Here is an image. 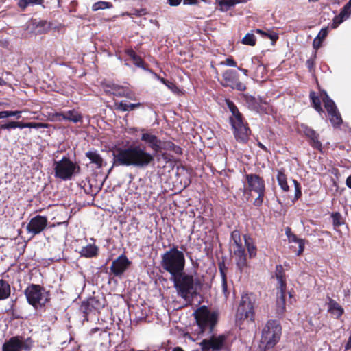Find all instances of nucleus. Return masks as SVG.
<instances>
[{
	"label": "nucleus",
	"instance_id": "1",
	"mask_svg": "<svg viewBox=\"0 0 351 351\" xmlns=\"http://www.w3.org/2000/svg\"><path fill=\"white\" fill-rule=\"evenodd\" d=\"M185 265L184 254L177 246H173L161 255V267L170 274L178 295L186 300L197 295L202 283L199 278L184 272Z\"/></svg>",
	"mask_w": 351,
	"mask_h": 351
},
{
	"label": "nucleus",
	"instance_id": "2",
	"mask_svg": "<svg viewBox=\"0 0 351 351\" xmlns=\"http://www.w3.org/2000/svg\"><path fill=\"white\" fill-rule=\"evenodd\" d=\"M112 167H132L143 169L154 164L155 156L147 151L142 144H132L126 147L115 146L111 150Z\"/></svg>",
	"mask_w": 351,
	"mask_h": 351
},
{
	"label": "nucleus",
	"instance_id": "3",
	"mask_svg": "<svg viewBox=\"0 0 351 351\" xmlns=\"http://www.w3.org/2000/svg\"><path fill=\"white\" fill-rule=\"evenodd\" d=\"M197 326V334L204 335L212 334L217 324L219 314L217 311H211L206 306H201L193 313Z\"/></svg>",
	"mask_w": 351,
	"mask_h": 351
},
{
	"label": "nucleus",
	"instance_id": "4",
	"mask_svg": "<svg viewBox=\"0 0 351 351\" xmlns=\"http://www.w3.org/2000/svg\"><path fill=\"white\" fill-rule=\"evenodd\" d=\"M140 131L142 132L141 141L144 142L154 153H160L161 151H171L179 156L182 154V148L171 141H162L156 134L149 132L145 128L140 129Z\"/></svg>",
	"mask_w": 351,
	"mask_h": 351
},
{
	"label": "nucleus",
	"instance_id": "5",
	"mask_svg": "<svg viewBox=\"0 0 351 351\" xmlns=\"http://www.w3.org/2000/svg\"><path fill=\"white\" fill-rule=\"evenodd\" d=\"M24 294L29 304L35 309L45 307L50 301V293L40 285L30 284L24 290Z\"/></svg>",
	"mask_w": 351,
	"mask_h": 351
},
{
	"label": "nucleus",
	"instance_id": "6",
	"mask_svg": "<svg viewBox=\"0 0 351 351\" xmlns=\"http://www.w3.org/2000/svg\"><path fill=\"white\" fill-rule=\"evenodd\" d=\"M247 187L245 189L250 193L254 192L258 195L253 204L256 207H260L263 203L265 196V183L263 177L256 173H246L245 175Z\"/></svg>",
	"mask_w": 351,
	"mask_h": 351
},
{
	"label": "nucleus",
	"instance_id": "7",
	"mask_svg": "<svg viewBox=\"0 0 351 351\" xmlns=\"http://www.w3.org/2000/svg\"><path fill=\"white\" fill-rule=\"evenodd\" d=\"M281 331V326L277 321L269 320L262 331L261 343L268 349L273 348L279 341Z\"/></svg>",
	"mask_w": 351,
	"mask_h": 351
},
{
	"label": "nucleus",
	"instance_id": "8",
	"mask_svg": "<svg viewBox=\"0 0 351 351\" xmlns=\"http://www.w3.org/2000/svg\"><path fill=\"white\" fill-rule=\"evenodd\" d=\"M76 169H79V166L65 156L60 161L54 162L55 177L62 180H71Z\"/></svg>",
	"mask_w": 351,
	"mask_h": 351
},
{
	"label": "nucleus",
	"instance_id": "9",
	"mask_svg": "<svg viewBox=\"0 0 351 351\" xmlns=\"http://www.w3.org/2000/svg\"><path fill=\"white\" fill-rule=\"evenodd\" d=\"M206 335H209V337L199 343L202 351H221L227 348V335H217L213 332Z\"/></svg>",
	"mask_w": 351,
	"mask_h": 351
},
{
	"label": "nucleus",
	"instance_id": "10",
	"mask_svg": "<svg viewBox=\"0 0 351 351\" xmlns=\"http://www.w3.org/2000/svg\"><path fill=\"white\" fill-rule=\"evenodd\" d=\"M254 302L255 298L252 294L247 293L241 296L237 314L239 319H250L254 321Z\"/></svg>",
	"mask_w": 351,
	"mask_h": 351
},
{
	"label": "nucleus",
	"instance_id": "11",
	"mask_svg": "<svg viewBox=\"0 0 351 351\" xmlns=\"http://www.w3.org/2000/svg\"><path fill=\"white\" fill-rule=\"evenodd\" d=\"M33 346L31 338L24 339L22 336L16 335L5 340L2 345V351H29Z\"/></svg>",
	"mask_w": 351,
	"mask_h": 351
},
{
	"label": "nucleus",
	"instance_id": "12",
	"mask_svg": "<svg viewBox=\"0 0 351 351\" xmlns=\"http://www.w3.org/2000/svg\"><path fill=\"white\" fill-rule=\"evenodd\" d=\"M321 96L332 125L335 128L339 127L343 123V119L335 103L324 90L321 93Z\"/></svg>",
	"mask_w": 351,
	"mask_h": 351
},
{
	"label": "nucleus",
	"instance_id": "13",
	"mask_svg": "<svg viewBox=\"0 0 351 351\" xmlns=\"http://www.w3.org/2000/svg\"><path fill=\"white\" fill-rule=\"evenodd\" d=\"M221 84L223 87H230L239 91H244L246 89L245 84L239 80V74L232 69H228L223 73Z\"/></svg>",
	"mask_w": 351,
	"mask_h": 351
},
{
	"label": "nucleus",
	"instance_id": "14",
	"mask_svg": "<svg viewBox=\"0 0 351 351\" xmlns=\"http://www.w3.org/2000/svg\"><path fill=\"white\" fill-rule=\"evenodd\" d=\"M48 224V219L46 216L36 215L31 218L27 225L26 230L28 233L36 236L45 230Z\"/></svg>",
	"mask_w": 351,
	"mask_h": 351
},
{
	"label": "nucleus",
	"instance_id": "15",
	"mask_svg": "<svg viewBox=\"0 0 351 351\" xmlns=\"http://www.w3.org/2000/svg\"><path fill=\"white\" fill-rule=\"evenodd\" d=\"M131 264L132 262L128 257L124 254H122L112 261L110 269L114 276L121 278Z\"/></svg>",
	"mask_w": 351,
	"mask_h": 351
},
{
	"label": "nucleus",
	"instance_id": "16",
	"mask_svg": "<svg viewBox=\"0 0 351 351\" xmlns=\"http://www.w3.org/2000/svg\"><path fill=\"white\" fill-rule=\"evenodd\" d=\"M106 92L119 97H126L131 100H136L135 94L126 86L114 83H108L105 85Z\"/></svg>",
	"mask_w": 351,
	"mask_h": 351
},
{
	"label": "nucleus",
	"instance_id": "17",
	"mask_svg": "<svg viewBox=\"0 0 351 351\" xmlns=\"http://www.w3.org/2000/svg\"><path fill=\"white\" fill-rule=\"evenodd\" d=\"M233 129V134L235 139L240 143H246L250 135L251 134V130L248 124L245 121L241 123H234L231 124Z\"/></svg>",
	"mask_w": 351,
	"mask_h": 351
},
{
	"label": "nucleus",
	"instance_id": "18",
	"mask_svg": "<svg viewBox=\"0 0 351 351\" xmlns=\"http://www.w3.org/2000/svg\"><path fill=\"white\" fill-rule=\"evenodd\" d=\"M16 128L23 129L25 128H47V124L40 122H22V121H9L4 124L0 125V130H11L15 129Z\"/></svg>",
	"mask_w": 351,
	"mask_h": 351
},
{
	"label": "nucleus",
	"instance_id": "19",
	"mask_svg": "<svg viewBox=\"0 0 351 351\" xmlns=\"http://www.w3.org/2000/svg\"><path fill=\"white\" fill-rule=\"evenodd\" d=\"M250 69L253 71V77L256 80H261L266 77L267 68L261 61V57L254 56L251 59Z\"/></svg>",
	"mask_w": 351,
	"mask_h": 351
},
{
	"label": "nucleus",
	"instance_id": "20",
	"mask_svg": "<svg viewBox=\"0 0 351 351\" xmlns=\"http://www.w3.org/2000/svg\"><path fill=\"white\" fill-rule=\"evenodd\" d=\"M234 254L237 258V267L240 272L247 266V258L244 247L243 245H239L238 247L234 249Z\"/></svg>",
	"mask_w": 351,
	"mask_h": 351
},
{
	"label": "nucleus",
	"instance_id": "21",
	"mask_svg": "<svg viewBox=\"0 0 351 351\" xmlns=\"http://www.w3.org/2000/svg\"><path fill=\"white\" fill-rule=\"evenodd\" d=\"M99 252V248L95 244H88L81 248L79 254L81 257L92 258L97 257Z\"/></svg>",
	"mask_w": 351,
	"mask_h": 351
},
{
	"label": "nucleus",
	"instance_id": "22",
	"mask_svg": "<svg viewBox=\"0 0 351 351\" xmlns=\"http://www.w3.org/2000/svg\"><path fill=\"white\" fill-rule=\"evenodd\" d=\"M125 53L132 60L133 64L135 66L144 70L147 69L148 65L145 62L141 56L136 54L133 49H125Z\"/></svg>",
	"mask_w": 351,
	"mask_h": 351
},
{
	"label": "nucleus",
	"instance_id": "23",
	"mask_svg": "<svg viewBox=\"0 0 351 351\" xmlns=\"http://www.w3.org/2000/svg\"><path fill=\"white\" fill-rule=\"evenodd\" d=\"M286 291H280V293L276 300V314L278 317H281L286 311Z\"/></svg>",
	"mask_w": 351,
	"mask_h": 351
},
{
	"label": "nucleus",
	"instance_id": "24",
	"mask_svg": "<svg viewBox=\"0 0 351 351\" xmlns=\"http://www.w3.org/2000/svg\"><path fill=\"white\" fill-rule=\"evenodd\" d=\"M328 311L334 315L337 319H339L343 314V308L335 300L328 298Z\"/></svg>",
	"mask_w": 351,
	"mask_h": 351
},
{
	"label": "nucleus",
	"instance_id": "25",
	"mask_svg": "<svg viewBox=\"0 0 351 351\" xmlns=\"http://www.w3.org/2000/svg\"><path fill=\"white\" fill-rule=\"evenodd\" d=\"M275 274L280 285V291H286V275L284 268L281 265L276 266Z\"/></svg>",
	"mask_w": 351,
	"mask_h": 351
},
{
	"label": "nucleus",
	"instance_id": "26",
	"mask_svg": "<svg viewBox=\"0 0 351 351\" xmlns=\"http://www.w3.org/2000/svg\"><path fill=\"white\" fill-rule=\"evenodd\" d=\"M276 179L282 191L283 192H288L289 191V186L287 183V177L284 168L277 170Z\"/></svg>",
	"mask_w": 351,
	"mask_h": 351
},
{
	"label": "nucleus",
	"instance_id": "27",
	"mask_svg": "<svg viewBox=\"0 0 351 351\" xmlns=\"http://www.w3.org/2000/svg\"><path fill=\"white\" fill-rule=\"evenodd\" d=\"M142 106L143 104L139 102L136 104H128L125 101H121L120 102H117L114 104L115 109L121 112L132 111Z\"/></svg>",
	"mask_w": 351,
	"mask_h": 351
},
{
	"label": "nucleus",
	"instance_id": "28",
	"mask_svg": "<svg viewBox=\"0 0 351 351\" xmlns=\"http://www.w3.org/2000/svg\"><path fill=\"white\" fill-rule=\"evenodd\" d=\"M245 245L247 250L250 258H254L256 256L257 248L254 244L253 239L247 234L243 236Z\"/></svg>",
	"mask_w": 351,
	"mask_h": 351
},
{
	"label": "nucleus",
	"instance_id": "29",
	"mask_svg": "<svg viewBox=\"0 0 351 351\" xmlns=\"http://www.w3.org/2000/svg\"><path fill=\"white\" fill-rule=\"evenodd\" d=\"M86 156L90 160V162L96 165V167L99 169L103 166L104 160L96 151H88L86 153Z\"/></svg>",
	"mask_w": 351,
	"mask_h": 351
},
{
	"label": "nucleus",
	"instance_id": "30",
	"mask_svg": "<svg viewBox=\"0 0 351 351\" xmlns=\"http://www.w3.org/2000/svg\"><path fill=\"white\" fill-rule=\"evenodd\" d=\"M65 117L66 121H69L75 123L82 122L83 120L82 114L75 109L65 112Z\"/></svg>",
	"mask_w": 351,
	"mask_h": 351
},
{
	"label": "nucleus",
	"instance_id": "31",
	"mask_svg": "<svg viewBox=\"0 0 351 351\" xmlns=\"http://www.w3.org/2000/svg\"><path fill=\"white\" fill-rule=\"evenodd\" d=\"M10 284L5 280L0 279V300H3L10 296Z\"/></svg>",
	"mask_w": 351,
	"mask_h": 351
},
{
	"label": "nucleus",
	"instance_id": "32",
	"mask_svg": "<svg viewBox=\"0 0 351 351\" xmlns=\"http://www.w3.org/2000/svg\"><path fill=\"white\" fill-rule=\"evenodd\" d=\"M244 100L250 109L258 110L261 107V100L256 99L254 96L245 95Z\"/></svg>",
	"mask_w": 351,
	"mask_h": 351
},
{
	"label": "nucleus",
	"instance_id": "33",
	"mask_svg": "<svg viewBox=\"0 0 351 351\" xmlns=\"http://www.w3.org/2000/svg\"><path fill=\"white\" fill-rule=\"evenodd\" d=\"M309 98L311 101V105L314 109L319 113L324 112L323 108L321 105V99L318 95L314 91H311L309 94Z\"/></svg>",
	"mask_w": 351,
	"mask_h": 351
},
{
	"label": "nucleus",
	"instance_id": "34",
	"mask_svg": "<svg viewBox=\"0 0 351 351\" xmlns=\"http://www.w3.org/2000/svg\"><path fill=\"white\" fill-rule=\"evenodd\" d=\"M80 311L83 313L84 321L86 322L89 320V315L95 311L94 308H91L90 304L86 300L82 302Z\"/></svg>",
	"mask_w": 351,
	"mask_h": 351
},
{
	"label": "nucleus",
	"instance_id": "35",
	"mask_svg": "<svg viewBox=\"0 0 351 351\" xmlns=\"http://www.w3.org/2000/svg\"><path fill=\"white\" fill-rule=\"evenodd\" d=\"M254 32L260 34L263 38H269L271 40L272 45H274L279 38V35L274 32H265L260 29H256Z\"/></svg>",
	"mask_w": 351,
	"mask_h": 351
},
{
	"label": "nucleus",
	"instance_id": "36",
	"mask_svg": "<svg viewBox=\"0 0 351 351\" xmlns=\"http://www.w3.org/2000/svg\"><path fill=\"white\" fill-rule=\"evenodd\" d=\"M86 300L90 304L91 308L97 312H99L105 306L104 300L99 297H90Z\"/></svg>",
	"mask_w": 351,
	"mask_h": 351
},
{
	"label": "nucleus",
	"instance_id": "37",
	"mask_svg": "<svg viewBox=\"0 0 351 351\" xmlns=\"http://www.w3.org/2000/svg\"><path fill=\"white\" fill-rule=\"evenodd\" d=\"M34 25H35L37 32L39 34L45 33L51 28V23L45 20H39L38 21L35 20Z\"/></svg>",
	"mask_w": 351,
	"mask_h": 351
},
{
	"label": "nucleus",
	"instance_id": "38",
	"mask_svg": "<svg viewBox=\"0 0 351 351\" xmlns=\"http://www.w3.org/2000/svg\"><path fill=\"white\" fill-rule=\"evenodd\" d=\"M331 217L332 219V225L335 228H339L345 223V220L341 214L339 212L332 213Z\"/></svg>",
	"mask_w": 351,
	"mask_h": 351
},
{
	"label": "nucleus",
	"instance_id": "39",
	"mask_svg": "<svg viewBox=\"0 0 351 351\" xmlns=\"http://www.w3.org/2000/svg\"><path fill=\"white\" fill-rule=\"evenodd\" d=\"M241 43L245 45L255 46L256 43V38L254 34L247 33L242 38Z\"/></svg>",
	"mask_w": 351,
	"mask_h": 351
},
{
	"label": "nucleus",
	"instance_id": "40",
	"mask_svg": "<svg viewBox=\"0 0 351 351\" xmlns=\"http://www.w3.org/2000/svg\"><path fill=\"white\" fill-rule=\"evenodd\" d=\"M218 4L220 6V11L227 12L230 8L234 6L233 0H219Z\"/></svg>",
	"mask_w": 351,
	"mask_h": 351
},
{
	"label": "nucleus",
	"instance_id": "41",
	"mask_svg": "<svg viewBox=\"0 0 351 351\" xmlns=\"http://www.w3.org/2000/svg\"><path fill=\"white\" fill-rule=\"evenodd\" d=\"M112 4L110 2L107 1H98L95 3L92 6V10L93 11H97L99 10H104L106 8H111L112 7Z\"/></svg>",
	"mask_w": 351,
	"mask_h": 351
},
{
	"label": "nucleus",
	"instance_id": "42",
	"mask_svg": "<svg viewBox=\"0 0 351 351\" xmlns=\"http://www.w3.org/2000/svg\"><path fill=\"white\" fill-rule=\"evenodd\" d=\"M319 134L316 133L315 134V137H311L309 139V144L310 145L317 150H322V144L319 140Z\"/></svg>",
	"mask_w": 351,
	"mask_h": 351
},
{
	"label": "nucleus",
	"instance_id": "43",
	"mask_svg": "<svg viewBox=\"0 0 351 351\" xmlns=\"http://www.w3.org/2000/svg\"><path fill=\"white\" fill-rule=\"evenodd\" d=\"M300 130L308 138L315 137V134L317 133L313 128L304 123L300 125Z\"/></svg>",
	"mask_w": 351,
	"mask_h": 351
},
{
	"label": "nucleus",
	"instance_id": "44",
	"mask_svg": "<svg viewBox=\"0 0 351 351\" xmlns=\"http://www.w3.org/2000/svg\"><path fill=\"white\" fill-rule=\"evenodd\" d=\"M293 183L294 184V188H295V195H294V199L292 201H293V202H295V201H297L298 199H300L302 197V187H301L300 183L295 179L293 180Z\"/></svg>",
	"mask_w": 351,
	"mask_h": 351
},
{
	"label": "nucleus",
	"instance_id": "45",
	"mask_svg": "<svg viewBox=\"0 0 351 351\" xmlns=\"http://www.w3.org/2000/svg\"><path fill=\"white\" fill-rule=\"evenodd\" d=\"M231 239L233 240L235 245V247H238L239 245H242L241 234L239 230H234L231 233Z\"/></svg>",
	"mask_w": 351,
	"mask_h": 351
},
{
	"label": "nucleus",
	"instance_id": "46",
	"mask_svg": "<svg viewBox=\"0 0 351 351\" xmlns=\"http://www.w3.org/2000/svg\"><path fill=\"white\" fill-rule=\"evenodd\" d=\"M242 121H244V119L239 110H237L235 114H232V116L230 117V124H233L234 123H241Z\"/></svg>",
	"mask_w": 351,
	"mask_h": 351
},
{
	"label": "nucleus",
	"instance_id": "47",
	"mask_svg": "<svg viewBox=\"0 0 351 351\" xmlns=\"http://www.w3.org/2000/svg\"><path fill=\"white\" fill-rule=\"evenodd\" d=\"M346 20L341 15L338 14L334 17L332 19V23L331 24L332 29H336L343 21Z\"/></svg>",
	"mask_w": 351,
	"mask_h": 351
},
{
	"label": "nucleus",
	"instance_id": "48",
	"mask_svg": "<svg viewBox=\"0 0 351 351\" xmlns=\"http://www.w3.org/2000/svg\"><path fill=\"white\" fill-rule=\"evenodd\" d=\"M339 14L341 15L346 19H348L351 14V7L346 4L342 8Z\"/></svg>",
	"mask_w": 351,
	"mask_h": 351
},
{
	"label": "nucleus",
	"instance_id": "49",
	"mask_svg": "<svg viewBox=\"0 0 351 351\" xmlns=\"http://www.w3.org/2000/svg\"><path fill=\"white\" fill-rule=\"evenodd\" d=\"M316 56H317V52L315 51L314 53V55H313V58H310L309 59H308L306 60V65L307 66V68L308 69L309 71H312L314 68H315V58H316Z\"/></svg>",
	"mask_w": 351,
	"mask_h": 351
},
{
	"label": "nucleus",
	"instance_id": "50",
	"mask_svg": "<svg viewBox=\"0 0 351 351\" xmlns=\"http://www.w3.org/2000/svg\"><path fill=\"white\" fill-rule=\"evenodd\" d=\"M158 78L163 84L166 85L170 90H174V89L177 88L176 85L173 82H170L168 80H166L163 77H160L159 76L158 77Z\"/></svg>",
	"mask_w": 351,
	"mask_h": 351
},
{
	"label": "nucleus",
	"instance_id": "51",
	"mask_svg": "<svg viewBox=\"0 0 351 351\" xmlns=\"http://www.w3.org/2000/svg\"><path fill=\"white\" fill-rule=\"evenodd\" d=\"M218 268L221 278L226 277L227 267L223 260L218 263Z\"/></svg>",
	"mask_w": 351,
	"mask_h": 351
},
{
	"label": "nucleus",
	"instance_id": "52",
	"mask_svg": "<svg viewBox=\"0 0 351 351\" xmlns=\"http://www.w3.org/2000/svg\"><path fill=\"white\" fill-rule=\"evenodd\" d=\"M226 103L232 114H235L236 112L239 110L238 108L232 101L230 99H226Z\"/></svg>",
	"mask_w": 351,
	"mask_h": 351
},
{
	"label": "nucleus",
	"instance_id": "53",
	"mask_svg": "<svg viewBox=\"0 0 351 351\" xmlns=\"http://www.w3.org/2000/svg\"><path fill=\"white\" fill-rule=\"evenodd\" d=\"M155 156V157L160 156L162 159H163L166 162H169L171 160L170 155L167 153V151H161L160 153H152Z\"/></svg>",
	"mask_w": 351,
	"mask_h": 351
},
{
	"label": "nucleus",
	"instance_id": "54",
	"mask_svg": "<svg viewBox=\"0 0 351 351\" xmlns=\"http://www.w3.org/2000/svg\"><path fill=\"white\" fill-rule=\"evenodd\" d=\"M220 64L226 65V66H232V67L237 66V62L232 57L226 58V60L224 62H221L220 63Z\"/></svg>",
	"mask_w": 351,
	"mask_h": 351
},
{
	"label": "nucleus",
	"instance_id": "55",
	"mask_svg": "<svg viewBox=\"0 0 351 351\" xmlns=\"http://www.w3.org/2000/svg\"><path fill=\"white\" fill-rule=\"evenodd\" d=\"M328 34V27H325V28H322L319 32L318 33L317 36H316V38H319L320 40H322V42L324 41V40L326 38V37L327 36Z\"/></svg>",
	"mask_w": 351,
	"mask_h": 351
},
{
	"label": "nucleus",
	"instance_id": "56",
	"mask_svg": "<svg viewBox=\"0 0 351 351\" xmlns=\"http://www.w3.org/2000/svg\"><path fill=\"white\" fill-rule=\"evenodd\" d=\"M146 12L145 9H134L132 10V12L130 13H127V15L131 16V15H135L136 16H141L144 14H145Z\"/></svg>",
	"mask_w": 351,
	"mask_h": 351
},
{
	"label": "nucleus",
	"instance_id": "57",
	"mask_svg": "<svg viewBox=\"0 0 351 351\" xmlns=\"http://www.w3.org/2000/svg\"><path fill=\"white\" fill-rule=\"evenodd\" d=\"M53 117L55 120L62 121H66L65 112H56L53 114Z\"/></svg>",
	"mask_w": 351,
	"mask_h": 351
},
{
	"label": "nucleus",
	"instance_id": "58",
	"mask_svg": "<svg viewBox=\"0 0 351 351\" xmlns=\"http://www.w3.org/2000/svg\"><path fill=\"white\" fill-rule=\"evenodd\" d=\"M17 5L23 11L29 6V4L27 0H18Z\"/></svg>",
	"mask_w": 351,
	"mask_h": 351
},
{
	"label": "nucleus",
	"instance_id": "59",
	"mask_svg": "<svg viewBox=\"0 0 351 351\" xmlns=\"http://www.w3.org/2000/svg\"><path fill=\"white\" fill-rule=\"evenodd\" d=\"M322 43L323 42L322 40H320L319 38H317L316 37L313 40V47L315 50L316 52H317V50H318L322 47Z\"/></svg>",
	"mask_w": 351,
	"mask_h": 351
},
{
	"label": "nucleus",
	"instance_id": "60",
	"mask_svg": "<svg viewBox=\"0 0 351 351\" xmlns=\"http://www.w3.org/2000/svg\"><path fill=\"white\" fill-rule=\"evenodd\" d=\"M298 250L296 252V254L298 256H300L303 253V252L304 250L305 241L303 239L302 241H300V243H298Z\"/></svg>",
	"mask_w": 351,
	"mask_h": 351
},
{
	"label": "nucleus",
	"instance_id": "61",
	"mask_svg": "<svg viewBox=\"0 0 351 351\" xmlns=\"http://www.w3.org/2000/svg\"><path fill=\"white\" fill-rule=\"evenodd\" d=\"M222 289L225 294L228 292L227 277L221 278Z\"/></svg>",
	"mask_w": 351,
	"mask_h": 351
},
{
	"label": "nucleus",
	"instance_id": "62",
	"mask_svg": "<svg viewBox=\"0 0 351 351\" xmlns=\"http://www.w3.org/2000/svg\"><path fill=\"white\" fill-rule=\"evenodd\" d=\"M289 239L291 242H295L296 243H300V241H302V239L298 238L295 234H292L291 235L289 236Z\"/></svg>",
	"mask_w": 351,
	"mask_h": 351
},
{
	"label": "nucleus",
	"instance_id": "63",
	"mask_svg": "<svg viewBox=\"0 0 351 351\" xmlns=\"http://www.w3.org/2000/svg\"><path fill=\"white\" fill-rule=\"evenodd\" d=\"M10 117H16L17 119L21 117V111H9Z\"/></svg>",
	"mask_w": 351,
	"mask_h": 351
},
{
	"label": "nucleus",
	"instance_id": "64",
	"mask_svg": "<svg viewBox=\"0 0 351 351\" xmlns=\"http://www.w3.org/2000/svg\"><path fill=\"white\" fill-rule=\"evenodd\" d=\"M171 6H178L180 4L182 0H167Z\"/></svg>",
	"mask_w": 351,
	"mask_h": 351
}]
</instances>
